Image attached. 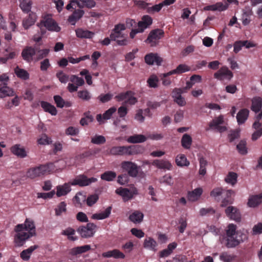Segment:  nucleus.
<instances>
[{
    "label": "nucleus",
    "instance_id": "f257e3e1",
    "mask_svg": "<svg viewBox=\"0 0 262 262\" xmlns=\"http://www.w3.org/2000/svg\"><path fill=\"white\" fill-rule=\"evenodd\" d=\"M248 238L246 232L237 230L236 225L229 224L225 230V234L220 236V242L228 248H234Z\"/></svg>",
    "mask_w": 262,
    "mask_h": 262
},
{
    "label": "nucleus",
    "instance_id": "f03ea898",
    "mask_svg": "<svg viewBox=\"0 0 262 262\" xmlns=\"http://www.w3.org/2000/svg\"><path fill=\"white\" fill-rule=\"evenodd\" d=\"M14 231V242L17 246H22L29 238L36 235V229L34 221L27 218L23 224L17 225Z\"/></svg>",
    "mask_w": 262,
    "mask_h": 262
},
{
    "label": "nucleus",
    "instance_id": "7ed1b4c3",
    "mask_svg": "<svg viewBox=\"0 0 262 262\" xmlns=\"http://www.w3.org/2000/svg\"><path fill=\"white\" fill-rule=\"evenodd\" d=\"M55 169V166L52 162L40 164L29 168L26 172V177L30 179L40 178L54 171Z\"/></svg>",
    "mask_w": 262,
    "mask_h": 262
},
{
    "label": "nucleus",
    "instance_id": "20e7f679",
    "mask_svg": "<svg viewBox=\"0 0 262 262\" xmlns=\"http://www.w3.org/2000/svg\"><path fill=\"white\" fill-rule=\"evenodd\" d=\"M140 145L113 146L110 150V154L113 156H133L142 152Z\"/></svg>",
    "mask_w": 262,
    "mask_h": 262
},
{
    "label": "nucleus",
    "instance_id": "39448f33",
    "mask_svg": "<svg viewBox=\"0 0 262 262\" xmlns=\"http://www.w3.org/2000/svg\"><path fill=\"white\" fill-rule=\"evenodd\" d=\"M97 228V226L94 223H89L85 226H80L77 229V232L82 238H90L93 237Z\"/></svg>",
    "mask_w": 262,
    "mask_h": 262
},
{
    "label": "nucleus",
    "instance_id": "423d86ee",
    "mask_svg": "<svg viewBox=\"0 0 262 262\" xmlns=\"http://www.w3.org/2000/svg\"><path fill=\"white\" fill-rule=\"evenodd\" d=\"M122 170L133 178L136 177L139 171L140 167L135 163L129 161H122L120 165Z\"/></svg>",
    "mask_w": 262,
    "mask_h": 262
},
{
    "label": "nucleus",
    "instance_id": "0eeeda50",
    "mask_svg": "<svg viewBox=\"0 0 262 262\" xmlns=\"http://www.w3.org/2000/svg\"><path fill=\"white\" fill-rule=\"evenodd\" d=\"M224 122L223 116H219L209 122V126L206 128V130H214L220 133L225 132L227 130V128L226 126L222 125Z\"/></svg>",
    "mask_w": 262,
    "mask_h": 262
},
{
    "label": "nucleus",
    "instance_id": "6e6552de",
    "mask_svg": "<svg viewBox=\"0 0 262 262\" xmlns=\"http://www.w3.org/2000/svg\"><path fill=\"white\" fill-rule=\"evenodd\" d=\"M164 32L160 29H156L152 30L149 33L147 39L145 40L146 43L150 44L151 47L156 46L159 40L164 36Z\"/></svg>",
    "mask_w": 262,
    "mask_h": 262
},
{
    "label": "nucleus",
    "instance_id": "1a4fd4ad",
    "mask_svg": "<svg viewBox=\"0 0 262 262\" xmlns=\"http://www.w3.org/2000/svg\"><path fill=\"white\" fill-rule=\"evenodd\" d=\"M41 24L50 31L58 32L61 30L57 23L52 18V16L50 15H45L43 19L41 21Z\"/></svg>",
    "mask_w": 262,
    "mask_h": 262
},
{
    "label": "nucleus",
    "instance_id": "9d476101",
    "mask_svg": "<svg viewBox=\"0 0 262 262\" xmlns=\"http://www.w3.org/2000/svg\"><path fill=\"white\" fill-rule=\"evenodd\" d=\"M97 181L96 178H88L86 176L82 174L79 175L71 182L72 185H78L81 187L86 186L90 185L91 183Z\"/></svg>",
    "mask_w": 262,
    "mask_h": 262
},
{
    "label": "nucleus",
    "instance_id": "9b49d317",
    "mask_svg": "<svg viewBox=\"0 0 262 262\" xmlns=\"http://www.w3.org/2000/svg\"><path fill=\"white\" fill-rule=\"evenodd\" d=\"M118 101L125 100L124 103L134 105L137 102V99L133 96L132 91H127L125 93H122L116 96Z\"/></svg>",
    "mask_w": 262,
    "mask_h": 262
},
{
    "label": "nucleus",
    "instance_id": "f8f14e48",
    "mask_svg": "<svg viewBox=\"0 0 262 262\" xmlns=\"http://www.w3.org/2000/svg\"><path fill=\"white\" fill-rule=\"evenodd\" d=\"M233 76V73L226 67H223L214 74V77L219 80L227 79L230 80Z\"/></svg>",
    "mask_w": 262,
    "mask_h": 262
},
{
    "label": "nucleus",
    "instance_id": "ddd939ff",
    "mask_svg": "<svg viewBox=\"0 0 262 262\" xmlns=\"http://www.w3.org/2000/svg\"><path fill=\"white\" fill-rule=\"evenodd\" d=\"M36 52V50L31 46L26 47L21 53L23 59L26 62L30 63L33 61V56Z\"/></svg>",
    "mask_w": 262,
    "mask_h": 262
},
{
    "label": "nucleus",
    "instance_id": "4468645a",
    "mask_svg": "<svg viewBox=\"0 0 262 262\" xmlns=\"http://www.w3.org/2000/svg\"><path fill=\"white\" fill-rule=\"evenodd\" d=\"M227 216L231 220L237 222H239L241 220V215L239 210L235 207L229 206L225 209Z\"/></svg>",
    "mask_w": 262,
    "mask_h": 262
},
{
    "label": "nucleus",
    "instance_id": "2eb2a0df",
    "mask_svg": "<svg viewBox=\"0 0 262 262\" xmlns=\"http://www.w3.org/2000/svg\"><path fill=\"white\" fill-rule=\"evenodd\" d=\"M152 24V18L148 15L142 16L141 20L138 23V27L139 31L142 33L145 29L147 28Z\"/></svg>",
    "mask_w": 262,
    "mask_h": 262
},
{
    "label": "nucleus",
    "instance_id": "dca6fc26",
    "mask_svg": "<svg viewBox=\"0 0 262 262\" xmlns=\"http://www.w3.org/2000/svg\"><path fill=\"white\" fill-rule=\"evenodd\" d=\"M116 192L122 196L124 200L127 201L132 199L135 194H137V190L135 189L131 191L128 188H120L117 189Z\"/></svg>",
    "mask_w": 262,
    "mask_h": 262
},
{
    "label": "nucleus",
    "instance_id": "f3484780",
    "mask_svg": "<svg viewBox=\"0 0 262 262\" xmlns=\"http://www.w3.org/2000/svg\"><path fill=\"white\" fill-rule=\"evenodd\" d=\"M37 16L35 13L31 12L28 16L25 17L22 22V25L25 30L28 29L30 27L34 25L36 22Z\"/></svg>",
    "mask_w": 262,
    "mask_h": 262
},
{
    "label": "nucleus",
    "instance_id": "a211bd4d",
    "mask_svg": "<svg viewBox=\"0 0 262 262\" xmlns=\"http://www.w3.org/2000/svg\"><path fill=\"white\" fill-rule=\"evenodd\" d=\"M152 165L159 169L165 170H170L172 168L171 163L169 161L166 160H155L152 162Z\"/></svg>",
    "mask_w": 262,
    "mask_h": 262
},
{
    "label": "nucleus",
    "instance_id": "6ab92c4d",
    "mask_svg": "<svg viewBox=\"0 0 262 262\" xmlns=\"http://www.w3.org/2000/svg\"><path fill=\"white\" fill-rule=\"evenodd\" d=\"M91 249L89 245H85L81 246H77L71 249L69 251V254L72 256H77L78 255L86 253Z\"/></svg>",
    "mask_w": 262,
    "mask_h": 262
},
{
    "label": "nucleus",
    "instance_id": "aec40b11",
    "mask_svg": "<svg viewBox=\"0 0 262 262\" xmlns=\"http://www.w3.org/2000/svg\"><path fill=\"white\" fill-rule=\"evenodd\" d=\"M190 68L184 64H179L176 69L170 71L167 73L163 74L164 77H167L173 74H180L189 71Z\"/></svg>",
    "mask_w": 262,
    "mask_h": 262
},
{
    "label": "nucleus",
    "instance_id": "412c9836",
    "mask_svg": "<svg viewBox=\"0 0 262 262\" xmlns=\"http://www.w3.org/2000/svg\"><path fill=\"white\" fill-rule=\"evenodd\" d=\"M11 152L18 157L24 158L27 157V152L25 148L20 144H15L10 148Z\"/></svg>",
    "mask_w": 262,
    "mask_h": 262
},
{
    "label": "nucleus",
    "instance_id": "4be33fe9",
    "mask_svg": "<svg viewBox=\"0 0 262 262\" xmlns=\"http://www.w3.org/2000/svg\"><path fill=\"white\" fill-rule=\"evenodd\" d=\"M226 192H229V193L224 195L221 198V207H227L232 204L234 200L232 197V195L234 193V191L232 190H227Z\"/></svg>",
    "mask_w": 262,
    "mask_h": 262
},
{
    "label": "nucleus",
    "instance_id": "5701e85b",
    "mask_svg": "<svg viewBox=\"0 0 262 262\" xmlns=\"http://www.w3.org/2000/svg\"><path fill=\"white\" fill-rule=\"evenodd\" d=\"M84 12L81 9L75 10L72 14L68 18V21L72 25H75L76 23L79 20L83 15Z\"/></svg>",
    "mask_w": 262,
    "mask_h": 262
},
{
    "label": "nucleus",
    "instance_id": "b1692460",
    "mask_svg": "<svg viewBox=\"0 0 262 262\" xmlns=\"http://www.w3.org/2000/svg\"><path fill=\"white\" fill-rule=\"evenodd\" d=\"M145 61L148 64H153L156 63L160 65L162 61V58L156 54L150 53L145 56Z\"/></svg>",
    "mask_w": 262,
    "mask_h": 262
},
{
    "label": "nucleus",
    "instance_id": "393cba45",
    "mask_svg": "<svg viewBox=\"0 0 262 262\" xmlns=\"http://www.w3.org/2000/svg\"><path fill=\"white\" fill-rule=\"evenodd\" d=\"M262 202V194L251 195L247 203L250 207H255Z\"/></svg>",
    "mask_w": 262,
    "mask_h": 262
},
{
    "label": "nucleus",
    "instance_id": "a878e982",
    "mask_svg": "<svg viewBox=\"0 0 262 262\" xmlns=\"http://www.w3.org/2000/svg\"><path fill=\"white\" fill-rule=\"evenodd\" d=\"M56 195L58 197L67 195L71 191V185L69 183H64L62 185H58L56 187Z\"/></svg>",
    "mask_w": 262,
    "mask_h": 262
},
{
    "label": "nucleus",
    "instance_id": "bb28decb",
    "mask_svg": "<svg viewBox=\"0 0 262 262\" xmlns=\"http://www.w3.org/2000/svg\"><path fill=\"white\" fill-rule=\"evenodd\" d=\"M249 115V111L247 108L241 110L236 115L237 122L238 124H242L247 120Z\"/></svg>",
    "mask_w": 262,
    "mask_h": 262
},
{
    "label": "nucleus",
    "instance_id": "cd10ccee",
    "mask_svg": "<svg viewBox=\"0 0 262 262\" xmlns=\"http://www.w3.org/2000/svg\"><path fill=\"white\" fill-rule=\"evenodd\" d=\"M72 2L76 3L80 8L84 7L92 8L96 5V3L94 0H73Z\"/></svg>",
    "mask_w": 262,
    "mask_h": 262
},
{
    "label": "nucleus",
    "instance_id": "c85d7f7f",
    "mask_svg": "<svg viewBox=\"0 0 262 262\" xmlns=\"http://www.w3.org/2000/svg\"><path fill=\"white\" fill-rule=\"evenodd\" d=\"M227 190L222 188H214L210 192V196L219 201L224 195L229 193V192H226Z\"/></svg>",
    "mask_w": 262,
    "mask_h": 262
},
{
    "label": "nucleus",
    "instance_id": "c756f323",
    "mask_svg": "<svg viewBox=\"0 0 262 262\" xmlns=\"http://www.w3.org/2000/svg\"><path fill=\"white\" fill-rule=\"evenodd\" d=\"M112 207L109 206L101 212L93 214L91 218L93 220H103L109 217L112 211Z\"/></svg>",
    "mask_w": 262,
    "mask_h": 262
},
{
    "label": "nucleus",
    "instance_id": "7c9ffc66",
    "mask_svg": "<svg viewBox=\"0 0 262 262\" xmlns=\"http://www.w3.org/2000/svg\"><path fill=\"white\" fill-rule=\"evenodd\" d=\"M262 107V98L260 97H255L252 99L251 109L257 113L260 111Z\"/></svg>",
    "mask_w": 262,
    "mask_h": 262
},
{
    "label": "nucleus",
    "instance_id": "2f4dec72",
    "mask_svg": "<svg viewBox=\"0 0 262 262\" xmlns=\"http://www.w3.org/2000/svg\"><path fill=\"white\" fill-rule=\"evenodd\" d=\"M75 32L77 37L81 38H92L94 35L93 32L81 28L76 29Z\"/></svg>",
    "mask_w": 262,
    "mask_h": 262
},
{
    "label": "nucleus",
    "instance_id": "473e14b6",
    "mask_svg": "<svg viewBox=\"0 0 262 262\" xmlns=\"http://www.w3.org/2000/svg\"><path fill=\"white\" fill-rule=\"evenodd\" d=\"M147 138L143 135L135 134L129 136L126 140L130 143H140L146 141Z\"/></svg>",
    "mask_w": 262,
    "mask_h": 262
},
{
    "label": "nucleus",
    "instance_id": "72a5a7b5",
    "mask_svg": "<svg viewBox=\"0 0 262 262\" xmlns=\"http://www.w3.org/2000/svg\"><path fill=\"white\" fill-rule=\"evenodd\" d=\"M203 192V190L201 188H198L195 189L192 191H189L187 194L188 199L192 202L198 200Z\"/></svg>",
    "mask_w": 262,
    "mask_h": 262
},
{
    "label": "nucleus",
    "instance_id": "f704fd0d",
    "mask_svg": "<svg viewBox=\"0 0 262 262\" xmlns=\"http://www.w3.org/2000/svg\"><path fill=\"white\" fill-rule=\"evenodd\" d=\"M40 105L45 112L49 113L52 115L55 116L57 113L56 107L49 102L41 101L40 102Z\"/></svg>",
    "mask_w": 262,
    "mask_h": 262
},
{
    "label": "nucleus",
    "instance_id": "c9c22d12",
    "mask_svg": "<svg viewBox=\"0 0 262 262\" xmlns=\"http://www.w3.org/2000/svg\"><path fill=\"white\" fill-rule=\"evenodd\" d=\"M157 245V242L150 237L145 238L143 244V246L145 248L153 251L157 250L156 247Z\"/></svg>",
    "mask_w": 262,
    "mask_h": 262
},
{
    "label": "nucleus",
    "instance_id": "e433bc0d",
    "mask_svg": "<svg viewBox=\"0 0 262 262\" xmlns=\"http://www.w3.org/2000/svg\"><path fill=\"white\" fill-rule=\"evenodd\" d=\"M15 95V92L13 89L6 86L0 87V98H3L6 97L14 96Z\"/></svg>",
    "mask_w": 262,
    "mask_h": 262
},
{
    "label": "nucleus",
    "instance_id": "4c0bfd02",
    "mask_svg": "<svg viewBox=\"0 0 262 262\" xmlns=\"http://www.w3.org/2000/svg\"><path fill=\"white\" fill-rule=\"evenodd\" d=\"M37 248L38 246L33 245L32 246L30 247L27 249L23 250L20 254V257L24 260H28L30 257V255L32 254V253Z\"/></svg>",
    "mask_w": 262,
    "mask_h": 262
},
{
    "label": "nucleus",
    "instance_id": "58836bf2",
    "mask_svg": "<svg viewBox=\"0 0 262 262\" xmlns=\"http://www.w3.org/2000/svg\"><path fill=\"white\" fill-rule=\"evenodd\" d=\"M143 216L144 215L142 212L135 211L129 215V219L134 223H140L142 221Z\"/></svg>",
    "mask_w": 262,
    "mask_h": 262
},
{
    "label": "nucleus",
    "instance_id": "ea45409f",
    "mask_svg": "<svg viewBox=\"0 0 262 262\" xmlns=\"http://www.w3.org/2000/svg\"><path fill=\"white\" fill-rule=\"evenodd\" d=\"M176 163L178 166H187L189 165V162L184 154H179L176 158Z\"/></svg>",
    "mask_w": 262,
    "mask_h": 262
},
{
    "label": "nucleus",
    "instance_id": "a19ab883",
    "mask_svg": "<svg viewBox=\"0 0 262 262\" xmlns=\"http://www.w3.org/2000/svg\"><path fill=\"white\" fill-rule=\"evenodd\" d=\"M202 81V76L199 75L194 74L190 78V80L186 82V88H191L195 83Z\"/></svg>",
    "mask_w": 262,
    "mask_h": 262
},
{
    "label": "nucleus",
    "instance_id": "79ce46f5",
    "mask_svg": "<svg viewBox=\"0 0 262 262\" xmlns=\"http://www.w3.org/2000/svg\"><path fill=\"white\" fill-rule=\"evenodd\" d=\"M253 15V11L252 9H249L245 12L242 14V23L244 26L249 25L251 21L250 17Z\"/></svg>",
    "mask_w": 262,
    "mask_h": 262
},
{
    "label": "nucleus",
    "instance_id": "37998d69",
    "mask_svg": "<svg viewBox=\"0 0 262 262\" xmlns=\"http://www.w3.org/2000/svg\"><path fill=\"white\" fill-rule=\"evenodd\" d=\"M117 177V174L113 171H106L101 175V179L106 181H112Z\"/></svg>",
    "mask_w": 262,
    "mask_h": 262
},
{
    "label": "nucleus",
    "instance_id": "c03bdc74",
    "mask_svg": "<svg viewBox=\"0 0 262 262\" xmlns=\"http://www.w3.org/2000/svg\"><path fill=\"white\" fill-rule=\"evenodd\" d=\"M32 2L30 1H27L26 0H23L19 5V7L21 8L23 12L25 13H28L32 12L31 11Z\"/></svg>",
    "mask_w": 262,
    "mask_h": 262
},
{
    "label": "nucleus",
    "instance_id": "a18cd8bd",
    "mask_svg": "<svg viewBox=\"0 0 262 262\" xmlns=\"http://www.w3.org/2000/svg\"><path fill=\"white\" fill-rule=\"evenodd\" d=\"M182 146L185 149H189L192 143L191 136L187 134H184L181 139Z\"/></svg>",
    "mask_w": 262,
    "mask_h": 262
},
{
    "label": "nucleus",
    "instance_id": "49530a36",
    "mask_svg": "<svg viewBox=\"0 0 262 262\" xmlns=\"http://www.w3.org/2000/svg\"><path fill=\"white\" fill-rule=\"evenodd\" d=\"M15 73L16 75L23 80H27L29 78V74L28 72L23 69L16 67L15 69Z\"/></svg>",
    "mask_w": 262,
    "mask_h": 262
},
{
    "label": "nucleus",
    "instance_id": "de8ad7c7",
    "mask_svg": "<svg viewBox=\"0 0 262 262\" xmlns=\"http://www.w3.org/2000/svg\"><path fill=\"white\" fill-rule=\"evenodd\" d=\"M237 174L234 172H229L226 177L225 180L226 183L232 186L237 183Z\"/></svg>",
    "mask_w": 262,
    "mask_h": 262
},
{
    "label": "nucleus",
    "instance_id": "09e8293b",
    "mask_svg": "<svg viewBox=\"0 0 262 262\" xmlns=\"http://www.w3.org/2000/svg\"><path fill=\"white\" fill-rule=\"evenodd\" d=\"M216 211L212 207L202 208L200 209L199 214L201 216H210L215 214Z\"/></svg>",
    "mask_w": 262,
    "mask_h": 262
},
{
    "label": "nucleus",
    "instance_id": "8fccbe9b",
    "mask_svg": "<svg viewBox=\"0 0 262 262\" xmlns=\"http://www.w3.org/2000/svg\"><path fill=\"white\" fill-rule=\"evenodd\" d=\"M84 117L81 119L80 121V124L82 126H85L88 125L90 122H92L93 120V116L90 114V112H86L84 114Z\"/></svg>",
    "mask_w": 262,
    "mask_h": 262
},
{
    "label": "nucleus",
    "instance_id": "3c124183",
    "mask_svg": "<svg viewBox=\"0 0 262 262\" xmlns=\"http://www.w3.org/2000/svg\"><path fill=\"white\" fill-rule=\"evenodd\" d=\"M67 204L64 202H60L55 209V214L57 216L61 215V213L67 211Z\"/></svg>",
    "mask_w": 262,
    "mask_h": 262
},
{
    "label": "nucleus",
    "instance_id": "603ef678",
    "mask_svg": "<svg viewBox=\"0 0 262 262\" xmlns=\"http://www.w3.org/2000/svg\"><path fill=\"white\" fill-rule=\"evenodd\" d=\"M159 81V79L157 76L152 75L149 77L148 79L147 82L148 83V86L150 88H157L158 85V83Z\"/></svg>",
    "mask_w": 262,
    "mask_h": 262
},
{
    "label": "nucleus",
    "instance_id": "864d4df0",
    "mask_svg": "<svg viewBox=\"0 0 262 262\" xmlns=\"http://www.w3.org/2000/svg\"><path fill=\"white\" fill-rule=\"evenodd\" d=\"M236 148L241 154L246 155L247 153L246 142L244 140H241L237 145Z\"/></svg>",
    "mask_w": 262,
    "mask_h": 262
},
{
    "label": "nucleus",
    "instance_id": "5fc2aeb1",
    "mask_svg": "<svg viewBox=\"0 0 262 262\" xmlns=\"http://www.w3.org/2000/svg\"><path fill=\"white\" fill-rule=\"evenodd\" d=\"M105 138L102 135H95L91 139V142L95 144H102L105 142Z\"/></svg>",
    "mask_w": 262,
    "mask_h": 262
},
{
    "label": "nucleus",
    "instance_id": "6e6d98bb",
    "mask_svg": "<svg viewBox=\"0 0 262 262\" xmlns=\"http://www.w3.org/2000/svg\"><path fill=\"white\" fill-rule=\"evenodd\" d=\"M163 6L161 3L155 5L152 7H147L146 12L149 14H153L155 12H159L160 11Z\"/></svg>",
    "mask_w": 262,
    "mask_h": 262
},
{
    "label": "nucleus",
    "instance_id": "4d7b16f0",
    "mask_svg": "<svg viewBox=\"0 0 262 262\" xmlns=\"http://www.w3.org/2000/svg\"><path fill=\"white\" fill-rule=\"evenodd\" d=\"M78 96L79 98L85 100V101H88L91 98V96L89 93V92L86 90L80 91L78 92Z\"/></svg>",
    "mask_w": 262,
    "mask_h": 262
},
{
    "label": "nucleus",
    "instance_id": "13d9d810",
    "mask_svg": "<svg viewBox=\"0 0 262 262\" xmlns=\"http://www.w3.org/2000/svg\"><path fill=\"white\" fill-rule=\"evenodd\" d=\"M180 226L178 227L179 231L181 233H183L187 226V220L185 218L181 217L179 220Z\"/></svg>",
    "mask_w": 262,
    "mask_h": 262
},
{
    "label": "nucleus",
    "instance_id": "bf43d9fd",
    "mask_svg": "<svg viewBox=\"0 0 262 262\" xmlns=\"http://www.w3.org/2000/svg\"><path fill=\"white\" fill-rule=\"evenodd\" d=\"M99 196L97 194L91 195L86 200V204L88 206H92L97 202Z\"/></svg>",
    "mask_w": 262,
    "mask_h": 262
},
{
    "label": "nucleus",
    "instance_id": "052dcab7",
    "mask_svg": "<svg viewBox=\"0 0 262 262\" xmlns=\"http://www.w3.org/2000/svg\"><path fill=\"white\" fill-rule=\"evenodd\" d=\"M220 258L224 262H231L234 259V256L227 252H223L220 254Z\"/></svg>",
    "mask_w": 262,
    "mask_h": 262
},
{
    "label": "nucleus",
    "instance_id": "680f3d73",
    "mask_svg": "<svg viewBox=\"0 0 262 262\" xmlns=\"http://www.w3.org/2000/svg\"><path fill=\"white\" fill-rule=\"evenodd\" d=\"M56 75L61 83H67L69 79V76L64 73L62 71L58 72Z\"/></svg>",
    "mask_w": 262,
    "mask_h": 262
},
{
    "label": "nucleus",
    "instance_id": "e2e57ef3",
    "mask_svg": "<svg viewBox=\"0 0 262 262\" xmlns=\"http://www.w3.org/2000/svg\"><path fill=\"white\" fill-rule=\"evenodd\" d=\"M248 42V41H237L235 42L234 43V52L235 53H238L241 49L242 48L245 46Z\"/></svg>",
    "mask_w": 262,
    "mask_h": 262
},
{
    "label": "nucleus",
    "instance_id": "0e129e2a",
    "mask_svg": "<svg viewBox=\"0 0 262 262\" xmlns=\"http://www.w3.org/2000/svg\"><path fill=\"white\" fill-rule=\"evenodd\" d=\"M37 142L40 145H48L51 143L52 140L46 135H43L37 140Z\"/></svg>",
    "mask_w": 262,
    "mask_h": 262
},
{
    "label": "nucleus",
    "instance_id": "69168bd1",
    "mask_svg": "<svg viewBox=\"0 0 262 262\" xmlns=\"http://www.w3.org/2000/svg\"><path fill=\"white\" fill-rule=\"evenodd\" d=\"M70 80L76 84L77 86H81L84 83V80L81 77H79L76 75H72L70 78Z\"/></svg>",
    "mask_w": 262,
    "mask_h": 262
},
{
    "label": "nucleus",
    "instance_id": "338daca9",
    "mask_svg": "<svg viewBox=\"0 0 262 262\" xmlns=\"http://www.w3.org/2000/svg\"><path fill=\"white\" fill-rule=\"evenodd\" d=\"M54 100L57 107L59 108L63 107L65 104V101L61 96L59 95H55L54 96Z\"/></svg>",
    "mask_w": 262,
    "mask_h": 262
},
{
    "label": "nucleus",
    "instance_id": "774afa93",
    "mask_svg": "<svg viewBox=\"0 0 262 262\" xmlns=\"http://www.w3.org/2000/svg\"><path fill=\"white\" fill-rule=\"evenodd\" d=\"M116 108L113 106L106 111L103 114V119L107 120L110 119L112 115L116 111Z\"/></svg>",
    "mask_w": 262,
    "mask_h": 262
}]
</instances>
